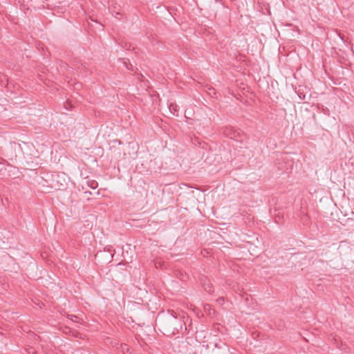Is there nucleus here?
Masks as SVG:
<instances>
[{"label": "nucleus", "instance_id": "2", "mask_svg": "<svg viewBox=\"0 0 354 354\" xmlns=\"http://www.w3.org/2000/svg\"><path fill=\"white\" fill-rule=\"evenodd\" d=\"M223 134L231 139H236L239 135V132L233 127H228L223 129Z\"/></svg>", "mask_w": 354, "mask_h": 354}, {"label": "nucleus", "instance_id": "4", "mask_svg": "<svg viewBox=\"0 0 354 354\" xmlns=\"http://www.w3.org/2000/svg\"><path fill=\"white\" fill-rule=\"evenodd\" d=\"M97 183H96L95 181L92 182V183L91 185V187L92 189H95L97 187Z\"/></svg>", "mask_w": 354, "mask_h": 354}, {"label": "nucleus", "instance_id": "1", "mask_svg": "<svg viewBox=\"0 0 354 354\" xmlns=\"http://www.w3.org/2000/svg\"><path fill=\"white\" fill-rule=\"evenodd\" d=\"M182 328V324L180 319H178L173 314L169 317L165 321L164 329L168 335H176L178 333L179 328Z\"/></svg>", "mask_w": 354, "mask_h": 354}, {"label": "nucleus", "instance_id": "5", "mask_svg": "<svg viewBox=\"0 0 354 354\" xmlns=\"http://www.w3.org/2000/svg\"><path fill=\"white\" fill-rule=\"evenodd\" d=\"M205 290L207 291L209 293H211L212 292V290L210 288H209V289H207V288L205 287Z\"/></svg>", "mask_w": 354, "mask_h": 354}, {"label": "nucleus", "instance_id": "3", "mask_svg": "<svg viewBox=\"0 0 354 354\" xmlns=\"http://www.w3.org/2000/svg\"><path fill=\"white\" fill-rule=\"evenodd\" d=\"M124 64L126 66V67L127 68V69L129 70H133V66L131 64H129V65L127 64V63L126 62H124Z\"/></svg>", "mask_w": 354, "mask_h": 354}]
</instances>
